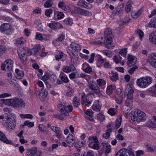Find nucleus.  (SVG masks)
I'll return each mask as SVG.
<instances>
[{
	"label": "nucleus",
	"mask_w": 156,
	"mask_h": 156,
	"mask_svg": "<svg viewBox=\"0 0 156 156\" xmlns=\"http://www.w3.org/2000/svg\"><path fill=\"white\" fill-rule=\"evenodd\" d=\"M3 103L5 105H11L18 108L19 109L24 108L25 106L24 101L22 99L17 98L9 99H3Z\"/></svg>",
	"instance_id": "1"
},
{
	"label": "nucleus",
	"mask_w": 156,
	"mask_h": 156,
	"mask_svg": "<svg viewBox=\"0 0 156 156\" xmlns=\"http://www.w3.org/2000/svg\"><path fill=\"white\" fill-rule=\"evenodd\" d=\"M131 117L133 121L138 122L145 121L146 115L145 113L140 110H138L137 112L132 111L131 112Z\"/></svg>",
	"instance_id": "2"
},
{
	"label": "nucleus",
	"mask_w": 156,
	"mask_h": 156,
	"mask_svg": "<svg viewBox=\"0 0 156 156\" xmlns=\"http://www.w3.org/2000/svg\"><path fill=\"white\" fill-rule=\"evenodd\" d=\"M152 78L148 76L138 79L136 81V83L139 87L142 88H144L150 84L152 83Z\"/></svg>",
	"instance_id": "3"
},
{
	"label": "nucleus",
	"mask_w": 156,
	"mask_h": 156,
	"mask_svg": "<svg viewBox=\"0 0 156 156\" xmlns=\"http://www.w3.org/2000/svg\"><path fill=\"white\" fill-rule=\"evenodd\" d=\"M0 30L2 33L7 35L10 34L12 31L11 25L7 23L2 24L0 26Z\"/></svg>",
	"instance_id": "4"
},
{
	"label": "nucleus",
	"mask_w": 156,
	"mask_h": 156,
	"mask_svg": "<svg viewBox=\"0 0 156 156\" xmlns=\"http://www.w3.org/2000/svg\"><path fill=\"white\" fill-rule=\"evenodd\" d=\"M58 108L59 111L62 114L66 116H68L69 115V114L67 112L66 108H68V111L70 112H72L73 109V107L71 105H68L66 107L62 104H59L58 106Z\"/></svg>",
	"instance_id": "5"
},
{
	"label": "nucleus",
	"mask_w": 156,
	"mask_h": 156,
	"mask_svg": "<svg viewBox=\"0 0 156 156\" xmlns=\"http://www.w3.org/2000/svg\"><path fill=\"white\" fill-rule=\"evenodd\" d=\"M13 62L10 59H6L4 62L2 64L1 69L2 70H5V68L9 71H11L12 69Z\"/></svg>",
	"instance_id": "6"
},
{
	"label": "nucleus",
	"mask_w": 156,
	"mask_h": 156,
	"mask_svg": "<svg viewBox=\"0 0 156 156\" xmlns=\"http://www.w3.org/2000/svg\"><path fill=\"white\" fill-rule=\"evenodd\" d=\"M148 62L152 67L156 68V53L150 55Z\"/></svg>",
	"instance_id": "7"
},
{
	"label": "nucleus",
	"mask_w": 156,
	"mask_h": 156,
	"mask_svg": "<svg viewBox=\"0 0 156 156\" xmlns=\"http://www.w3.org/2000/svg\"><path fill=\"white\" fill-rule=\"evenodd\" d=\"M47 26L53 30H56L59 28H62L63 27L60 23L54 21L52 23H47Z\"/></svg>",
	"instance_id": "8"
},
{
	"label": "nucleus",
	"mask_w": 156,
	"mask_h": 156,
	"mask_svg": "<svg viewBox=\"0 0 156 156\" xmlns=\"http://www.w3.org/2000/svg\"><path fill=\"white\" fill-rule=\"evenodd\" d=\"M130 150L126 149H121L116 154L115 156H129Z\"/></svg>",
	"instance_id": "9"
},
{
	"label": "nucleus",
	"mask_w": 156,
	"mask_h": 156,
	"mask_svg": "<svg viewBox=\"0 0 156 156\" xmlns=\"http://www.w3.org/2000/svg\"><path fill=\"white\" fill-rule=\"evenodd\" d=\"M127 66L129 67H131L134 65L136 63V60L134 56L129 55L127 56Z\"/></svg>",
	"instance_id": "10"
},
{
	"label": "nucleus",
	"mask_w": 156,
	"mask_h": 156,
	"mask_svg": "<svg viewBox=\"0 0 156 156\" xmlns=\"http://www.w3.org/2000/svg\"><path fill=\"white\" fill-rule=\"evenodd\" d=\"M9 122H5L6 123L7 126V129H12V128H15L16 124V118H13L9 120Z\"/></svg>",
	"instance_id": "11"
},
{
	"label": "nucleus",
	"mask_w": 156,
	"mask_h": 156,
	"mask_svg": "<svg viewBox=\"0 0 156 156\" xmlns=\"http://www.w3.org/2000/svg\"><path fill=\"white\" fill-rule=\"evenodd\" d=\"M102 151H105L106 153H109L111 151V145L108 143H102Z\"/></svg>",
	"instance_id": "12"
},
{
	"label": "nucleus",
	"mask_w": 156,
	"mask_h": 156,
	"mask_svg": "<svg viewBox=\"0 0 156 156\" xmlns=\"http://www.w3.org/2000/svg\"><path fill=\"white\" fill-rule=\"evenodd\" d=\"M75 10L78 13L81 14H83L85 16H90L91 15V12H88L87 10L80 9L78 7L75 8Z\"/></svg>",
	"instance_id": "13"
},
{
	"label": "nucleus",
	"mask_w": 156,
	"mask_h": 156,
	"mask_svg": "<svg viewBox=\"0 0 156 156\" xmlns=\"http://www.w3.org/2000/svg\"><path fill=\"white\" fill-rule=\"evenodd\" d=\"M0 140L7 144H10L12 143V141L8 139L5 134L1 131H0Z\"/></svg>",
	"instance_id": "14"
},
{
	"label": "nucleus",
	"mask_w": 156,
	"mask_h": 156,
	"mask_svg": "<svg viewBox=\"0 0 156 156\" xmlns=\"http://www.w3.org/2000/svg\"><path fill=\"white\" fill-rule=\"evenodd\" d=\"M37 147H33L27 151L25 156H34L37 153Z\"/></svg>",
	"instance_id": "15"
},
{
	"label": "nucleus",
	"mask_w": 156,
	"mask_h": 156,
	"mask_svg": "<svg viewBox=\"0 0 156 156\" xmlns=\"http://www.w3.org/2000/svg\"><path fill=\"white\" fill-rule=\"evenodd\" d=\"M41 47L39 45H37L34 48L31 49L33 51L34 55L36 57L40 55V51H41Z\"/></svg>",
	"instance_id": "16"
},
{
	"label": "nucleus",
	"mask_w": 156,
	"mask_h": 156,
	"mask_svg": "<svg viewBox=\"0 0 156 156\" xmlns=\"http://www.w3.org/2000/svg\"><path fill=\"white\" fill-rule=\"evenodd\" d=\"M150 41L156 44V30L153 32L149 36Z\"/></svg>",
	"instance_id": "17"
},
{
	"label": "nucleus",
	"mask_w": 156,
	"mask_h": 156,
	"mask_svg": "<svg viewBox=\"0 0 156 156\" xmlns=\"http://www.w3.org/2000/svg\"><path fill=\"white\" fill-rule=\"evenodd\" d=\"M29 50V48L28 47H20L17 49V51L18 55H26V53Z\"/></svg>",
	"instance_id": "18"
},
{
	"label": "nucleus",
	"mask_w": 156,
	"mask_h": 156,
	"mask_svg": "<svg viewBox=\"0 0 156 156\" xmlns=\"http://www.w3.org/2000/svg\"><path fill=\"white\" fill-rule=\"evenodd\" d=\"M15 72L17 74L16 76V77L18 79H22L24 76L23 72L18 69H15Z\"/></svg>",
	"instance_id": "19"
},
{
	"label": "nucleus",
	"mask_w": 156,
	"mask_h": 156,
	"mask_svg": "<svg viewBox=\"0 0 156 156\" xmlns=\"http://www.w3.org/2000/svg\"><path fill=\"white\" fill-rule=\"evenodd\" d=\"M48 94V92L45 89H41L40 94V99L42 101H44L47 97Z\"/></svg>",
	"instance_id": "20"
},
{
	"label": "nucleus",
	"mask_w": 156,
	"mask_h": 156,
	"mask_svg": "<svg viewBox=\"0 0 156 156\" xmlns=\"http://www.w3.org/2000/svg\"><path fill=\"white\" fill-rule=\"evenodd\" d=\"M70 46L76 52L79 51L80 50V47L77 44L73 42L70 44Z\"/></svg>",
	"instance_id": "21"
},
{
	"label": "nucleus",
	"mask_w": 156,
	"mask_h": 156,
	"mask_svg": "<svg viewBox=\"0 0 156 156\" xmlns=\"http://www.w3.org/2000/svg\"><path fill=\"white\" fill-rule=\"evenodd\" d=\"M106 39V47L108 48L109 49H112V47H114V46H112L111 44L112 42V38L111 37H107Z\"/></svg>",
	"instance_id": "22"
},
{
	"label": "nucleus",
	"mask_w": 156,
	"mask_h": 156,
	"mask_svg": "<svg viewBox=\"0 0 156 156\" xmlns=\"http://www.w3.org/2000/svg\"><path fill=\"white\" fill-rule=\"evenodd\" d=\"M116 88V87L114 84L111 85L107 88L106 94L108 95L111 94L113 92V90Z\"/></svg>",
	"instance_id": "23"
},
{
	"label": "nucleus",
	"mask_w": 156,
	"mask_h": 156,
	"mask_svg": "<svg viewBox=\"0 0 156 156\" xmlns=\"http://www.w3.org/2000/svg\"><path fill=\"white\" fill-rule=\"evenodd\" d=\"M93 114V112L91 110H90L89 109L87 110L86 113V115H85V117L87 119H89L90 120L93 121L94 120L92 117Z\"/></svg>",
	"instance_id": "24"
},
{
	"label": "nucleus",
	"mask_w": 156,
	"mask_h": 156,
	"mask_svg": "<svg viewBox=\"0 0 156 156\" xmlns=\"http://www.w3.org/2000/svg\"><path fill=\"white\" fill-rule=\"evenodd\" d=\"M88 3L84 0H79L77 3L78 5L81 6L86 8H88V6L87 5Z\"/></svg>",
	"instance_id": "25"
},
{
	"label": "nucleus",
	"mask_w": 156,
	"mask_h": 156,
	"mask_svg": "<svg viewBox=\"0 0 156 156\" xmlns=\"http://www.w3.org/2000/svg\"><path fill=\"white\" fill-rule=\"evenodd\" d=\"M73 136L72 134H69L66 138V141L67 143L70 144L71 143L73 144L75 142Z\"/></svg>",
	"instance_id": "26"
},
{
	"label": "nucleus",
	"mask_w": 156,
	"mask_h": 156,
	"mask_svg": "<svg viewBox=\"0 0 156 156\" xmlns=\"http://www.w3.org/2000/svg\"><path fill=\"white\" fill-rule=\"evenodd\" d=\"M88 147L96 150H99L100 148V145L98 143H94L93 142L89 144Z\"/></svg>",
	"instance_id": "27"
},
{
	"label": "nucleus",
	"mask_w": 156,
	"mask_h": 156,
	"mask_svg": "<svg viewBox=\"0 0 156 156\" xmlns=\"http://www.w3.org/2000/svg\"><path fill=\"white\" fill-rule=\"evenodd\" d=\"M127 90L128 91L127 94V98L130 101L133 99V94L134 92V90L133 89L131 88H129Z\"/></svg>",
	"instance_id": "28"
},
{
	"label": "nucleus",
	"mask_w": 156,
	"mask_h": 156,
	"mask_svg": "<svg viewBox=\"0 0 156 156\" xmlns=\"http://www.w3.org/2000/svg\"><path fill=\"white\" fill-rule=\"evenodd\" d=\"M101 104L98 101L95 103L92 106V109L97 111H99L101 109Z\"/></svg>",
	"instance_id": "29"
},
{
	"label": "nucleus",
	"mask_w": 156,
	"mask_h": 156,
	"mask_svg": "<svg viewBox=\"0 0 156 156\" xmlns=\"http://www.w3.org/2000/svg\"><path fill=\"white\" fill-rule=\"evenodd\" d=\"M112 34V31L111 29L108 28H106L104 32V36L105 39L107 37H111V35Z\"/></svg>",
	"instance_id": "30"
},
{
	"label": "nucleus",
	"mask_w": 156,
	"mask_h": 156,
	"mask_svg": "<svg viewBox=\"0 0 156 156\" xmlns=\"http://www.w3.org/2000/svg\"><path fill=\"white\" fill-rule=\"evenodd\" d=\"M57 127L55 126H53L51 127V130L54 131L57 134V136L58 138H61V133H60V131L58 129Z\"/></svg>",
	"instance_id": "31"
},
{
	"label": "nucleus",
	"mask_w": 156,
	"mask_h": 156,
	"mask_svg": "<svg viewBox=\"0 0 156 156\" xmlns=\"http://www.w3.org/2000/svg\"><path fill=\"white\" fill-rule=\"evenodd\" d=\"M142 9H140L138 11L136 12L132 13L131 14L132 17L133 18H136L139 17L142 12Z\"/></svg>",
	"instance_id": "32"
},
{
	"label": "nucleus",
	"mask_w": 156,
	"mask_h": 156,
	"mask_svg": "<svg viewBox=\"0 0 156 156\" xmlns=\"http://www.w3.org/2000/svg\"><path fill=\"white\" fill-rule=\"evenodd\" d=\"M132 4V2L131 0H129L127 2L125 9L126 12H130Z\"/></svg>",
	"instance_id": "33"
},
{
	"label": "nucleus",
	"mask_w": 156,
	"mask_h": 156,
	"mask_svg": "<svg viewBox=\"0 0 156 156\" xmlns=\"http://www.w3.org/2000/svg\"><path fill=\"white\" fill-rule=\"evenodd\" d=\"M73 105L75 107H78V106L80 104V100L77 98L76 96H75L74 97L73 99Z\"/></svg>",
	"instance_id": "34"
},
{
	"label": "nucleus",
	"mask_w": 156,
	"mask_h": 156,
	"mask_svg": "<svg viewBox=\"0 0 156 156\" xmlns=\"http://www.w3.org/2000/svg\"><path fill=\"white\" fill-rule=\"evenodd\" d=\"M87 142H89V143H91V142H93L94 143H98L99 142L97 138L95 136H92L89 137Z\"/></svg>",
	"instance_id": "35"
},
{
	"label": "nucleus",
	"mask_w": 156,
	"mask_h": 156,
	"mask_svg": "<svg viewBox=\"0 0 156 156\" xmlns=\"http://www.w3.org/2000/svg\"><path fill=\"white\" fill-rule=\"evenodd\" d=\"M64 73L63 72L61 73L59 76V77L61 78L62 80L65 83H67L69 81L68 77L65 76H64Z\"/></svg>",
	"instance_id": "36"
},
{
	"label": "nucleus",
	"mask_w": 156,
	"mask_h": 156,
	"mask_svg": "<svg viewBox=\"0 0 156 156\" xmlns=\"http://www.w3.org/2000/svg\"><path fill=\"white\" fill-rule=\"evenodd\" d=\"M110 77L111 80L113 81H116L119 79L118 74L116 72L112 73Z\"/></svg>",
	"instance_id": "37"
},
{
	"label": "nucleus",
	"mask_w": 156,
	"mask_h": 156,
	"mask_svg": "<svg viewBox=\"0 0 156 156\" xmlns=\"http://www.w3.org/2000/svg\"><path fill=\"white\" fill-rule=\"evenodd\" d=\"M89 87L91 90L93 91L95 90L96 88H98V85L94 82H92V83H89Z\"/></svg>",
	"instance_id": "38"
},
{
	"label": "nucleus",
	"mask_w": 156,
	"mask_h": 156,
	"mask_svg": "<svg viewBox=\"0 0 156 156\" xmlns=\"http://www.w3.org/2000/svg\"><path fill=\"white\" fill-rule=\"evenodd\" d=\"M64 22L66 24L69 26L71 25L73 23L72 19L70 17L66 18L64 20Z\"/></svg>",
	"instance_id": "39"
},
{
	"label": "nucleus",
	"mask_w": 156,
	"mask_h": 156,
	"mask_svg": "<svg viewBox=\"0 0 156 156\" xmlns=\"http://www.w3.org/2000/svg\"><path fill=\"white\" fill-rule=\"evenodd\" d=\"M21 62L23 63H26L27 60V55H18Z\"/></svg>",
	"instance_id": "40"
},
{
	"label": "nucleus",
	"mask_w": 156,
	"mask_h": 156,
	"mask_svg": "<svg viewBox=\"0 0 156 156\" xmlns=\"http://www.w3.org/2000/svg\"><path fill=\"white\" fill-rule=\"evenodd\" d=\"M112 132L109 131L108 130H107L106 131V132L103 133L102 135V136L103 138L105 139H107L109 138V137L111 135Z\"/></svg>",
	"instance_id": "41"
},
{
	"label": "nucleus",
	"mask_w": 156,
	"mask_h": 156,
	"mask_svg": "<svg viewBox=\"0 0 156 156\" xmlns=\"http://www.w3.org/2000/svg\"><path fill=\"white\" fill-rule=\"evenodd\" d=\"M97 82L100 87L103 86L105 85L106 83L105 80L101 79L97 80Z\"/></svg>",
	"instance_id": "42"
},
{
	"label": "nucleus",
	"mask_w": 156,
	"mask_h": 156,
	"mask_svg": "<svg viewBox=\"0 0 156 156\" xmlns=\"http://www.w3.org/2000/svg\"><path fill=\"white\" fill-rule=\"evenodd\" d=\"M55 15L56 16L57 18L58 19H62L64 16V14L61 12H55Z\"/></svg>",
	"instance_id": "43"
},
{
	"label": "nucleus",
	"mask_w": 156,
	"mask_h": 156,
	"mask_svg": "<svg viewBox=\"0 0 156 156\" xmlns=\"http://www.w3.org/2000/svg\"><path fill=\"white\" fill-rule=\"evenodd\" d=\"M107 129L112 132V130L115 128H116L115 127V123H112L109 124L107 126Z\"/></svg>",
	"instance_id": "44"
},
{
	"label": "nucleus",
	"mask_w": 156,
	"mask_h": 156,
	"mask_svg": "<svg viewBox=\"0 0 156 156\" xmlns=\"http://www.w3.org/2000/svg\"><path fill=\"white\" fill-rule=\"evenodd\" d=\"M23 126H27L28 127H32L34 126V122L29 121H26L24 122Z\"/></svg>",
	"instance_id": "45"
},
{
	"label": "nucleus",
	"mask_w": 156,
	"mask_h": 156,
	"mask_svg": "<svg viewBox=\"0 0 156 156\" xmlns=\"http://www.w3.org/2000/svg\"><path fill=\"white\" fill-rule=\"evenodd\" d=\"M127 52L126 48H124L121 49L119 52V53L122 56L125 57Z\"/></svg>",
	"instance_id": "46"
},
{
	"label": "nucleus",
	"mask_w": 156,
	"mask_h": 156,
	"mask_svg": "<svg viewBox=\"0 0 156 156\" xmlns=\"http://www.w3.org/2000/svg\"><path fill=\"white\" fill-rule=\"evenodd\" d=\"M24 39L22 37L17 39L16 40L15 44H20L24 43Z\"/></svg>",
	"instance_id": "47"
},
{
	"label": "nucleus",
	"mask_w": 156,
	"mask_h": 156,
	"mask_svg": "<svg viewBox=\"0 0 156 156\" xmlns=\"http://www.w3.org/2000/svg\"><path fill=\"white\" fill-rule=\"evenodd\" d=\"M121 120L122 118L121 117L117 118L116 120L115 124V125L116 129L118 128L120 126L121 123Z\"/></svg>",
	"instance_id": "48"
},
{
	"label": "nucleus",
	"mask_w": 156,
	"mask_h": 156,
	"mask_svg": "<svg viewBox=\"0 0 156 156\" xmlns=\"http://www.w3.org/2000/svg\"><path fill=\"white\" fill-rule=\"evenodd\" d=\"M147 126L149 128H156V126L155 125V122L153 121H150L148 122L147 123Z\"/></svg>",
	"instance_id": "49"
},
{
	"label": "nucleus",
	"mask_w": 156,
	"mask_h": 156,
	"mask_svg": "<svg viewBox=\"0 0 156 156\" xmlns=\"http://www.w3.org/2000/svg\"><path fill=\"white\" fill-rule=\"evenodd\" d=\"M20 116L22 118H28L32 119L33 118V115L30 114H20Z\"/></svg>",
	"instance_id": "50"
},
{
	"label": "nucleus",
	"mask_w": 156,
	"mask_h": 156,
	"mask_svg": "<svg viewBox=\"0 0 156 156\" xmlns=\"http://www.w3.org/2000/svg\"><path fill=\"white\" fill-rule=\"evenodd\" d=\"M53 3L50 0H47V1L44 4V6L45 8H49L53 5Z\"/></svg>",
	"instance_id": "51"
},
{
	"label": "nucleus",
	"mask_w": 156,
	"mask_h": 156,
	"mask_svg": "<svg viewBox=\"0 0 156 156\" xmlns=\"http://www.w3.org/2000/svg\"><path fill=\"white\" fill-rule=\"evenodd\" d=\"M7 48L4 46L0 45V56H2L4 53L6 52Z\"/></svg>",
	"instance_id": "52"
},
{
	"label": "nucleus",
	"mask_w": 156,
	"mask_h": 156,
	"mask_svg": "<svg viewBox=\"0 0 156 156\" xmlns=\"http://www.w3.org/2000/svg\"><path fill=\"white\" fill-rule=\"evenodd\" d=\"M58 6L59 8L64 10H65L66 8V4L63 2H59L58 3Z\"/></svg>",
	"instance_id": "53"
},
{
	"label": "nucleus",
	"mask_w": 156,
	"mask_h": 156,
	"mask_svg": "<svg viewBox=\"0 0 156 156\" xmlns=\"http://www.w3.org/2000/svg\"><path fill=\"white\" fill-rule=\"evenodd\" d=\"M52 12V10L51 9H46L45 12V15L47 17H50V15Z\"/></svg>",
	"instance_id": "54"
},
{
	"label": "nucleus",
	"mask_w": 156,
	"mask_h": 156,
	"mask_svg": "<svg viewBox=\"0 0 156 156\" xmlns=\"http://www.w3.org/2000/svg\"><path fill=\"white\" fill-rule=\"evenodd\" d=\"M138 68V66H135L134 67L131 68L128 71V73L130 75L133 74L135 71L136 69Z\"/></svg>",
	"instance_id": "55"
},
{
	"label": "nucleus",
	"mask_w": 156,
	"mask_h": 156,
	"mask_svg": "<svg viewBox=\"0 0 156 156\" xmlns=\"http://www.w3.org/2000/svg\"><path fill=\"white\" fill-rule=\"evenodd\" d=\"M156 23V16L153 17L148 25V27H152V24Z\"/></svg>",
	"instance_id": "56"
},
{
	"label": "nucleus",
	"mask_w": 156,
	"mask_h": 156,
	"mask_svg": "<svg viewBox=\"0 0 156 156\" xmlns=\"http://www.w3.org/2000/svg\"><path fill=\"white\" fill-rule=\"evenodd\" d=\"M102 53L108 57L110 58L112 56V52L110 51L104 50Z\"/></svg>",
	"instance_id": "57"
},
{
	"label": "nucleus",
	"mask_w": 156,
	"mask_h": 156,
	"mask_svg": "<svg viewBox=\"0 0 156 156\" xmlns=\"http://www.w3.org/2000/svg\"><path fill=\"white\" fill-rule=\"evenodd\" d=\"M108 113L110 115H114L116 114V110L114 108H111L108 110Z\"/></svg>",
	"instance_id": "58"
},
{
	"label": "nucleus",
	"mask_w": 156,
	"mask_h": 156,
	"mask_svg": "<svg viewBox=\"0 0 156 156\" xmlns=\"http://www.w3.org/2000/svg\"><path fill=\"white\" fill-rule=\"evenodd\" d=\"M151 92L153 95L156 97V83L151 89Z\"/></svg>",
	"instance_id": "59"
},
{
	"label": "nucleus",
	"mask_w": 156,
	"mask_h": 156,
	"mask_svg": "<svg viewBox=\"0 0 156 156\" xmlns=\"http://www.w3.org/2000/svg\"><path fill=\"white\" fill-rule=\"evenodd\" d=\"M136 33L139 35L140 40H141L142 38L144 36V33L141 30H137L136 31Z\"/></svg>",
	"instance_id": "60"
},
{
	"label": "nucleus",
	"mask_w": 156,
	"mask_h": 156,
	"mask_svg": "<svg viewBox=\"0 0 156 156\" xmlns=\"http://www.w3.org/2000/svg\"><path fill=\"white\" fill-rule=\"evenodd\" d=\"M104 67L105 69H110L111 68L112 66L108 62H105L103 64Z\"/></svg>",
	"instance_id": "61"
},
{
	"label": "nucleus",
	"mask_w": 156,
	"mask_h": 156,
	"mask_svg": "<svg viewBox=\"0 0 156 156\" xmlns=\"http://www.w3.org/2000/svg\"><path fill=\"white\" fill-rule=\"evenodd\" d=\"M97 118L100 121H103L105 119V116L102 114L100 113L97 115Z\"/></svg>",
	"instance_id": "62"
},
{
	"label": "nucleus",
	"mask_w": 156,
	"mask_h": 156,
	"mask_svg": "<svg viewBox=\"0 0 156 156\" xmlns=\"http://www.w3.org/2000/svg\"><path fill=\"white\" fill-rule=\"evenodd\" d=\"M74 93V90L71 89L68 90L66 93V95L67 96L70 97Z\"/></svg>",
	"instance_id": "63"
},
{
	"label": "nucleus",
	"mask_w": 156,
	"mask_h": 156,
	"mask_svg": "<svg viewBox=\"0 0 156 156\" xmlns=\"http://www.w3.org/2000/svg\"><path fill=\"white\" fill-rule=\"evenodd\" d=\"M58 55L56 56L55 58L57 60H58L60 58H62L63 56V53L62 51H60Z\"/></svg>",
	"instance_id": "64"
}]
</instances>
